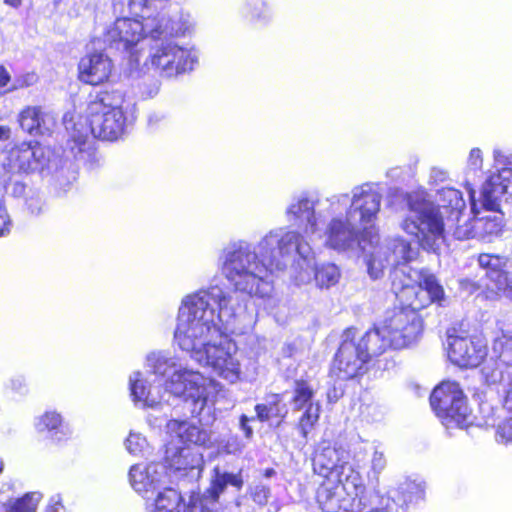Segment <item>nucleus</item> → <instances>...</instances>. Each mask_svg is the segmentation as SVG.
<instances>
[{"mask_svg":"<svg viewBox=\"0 0 512 512\" xmlns=\"http://www.w3.org/2000/svg\"><path fill=\"white\" fill-rule=\"evenodd\" d=\"M314 251L304 236L296 230L277 228L265 234L256 247L245 241L232 242L221 254L225 278L236 291L264 298L271 292L267 278L274 270H285L297 263L314 272L317 287L335 286L341 277L333 263L314 265Z\"/></svg>","mask_w":512,"mask_h":512,"instance_id":"f257e3e1","label":"nucleus"},{"mask_svg":"<svg viewBox=\"0 0 512 512\" xmlns=\"http://www.w3.org/2000/svg\"><path fill=\"white\" fill-rule=\"evenodd\" d=\"M221 287L211 286L183 298L178 310L174 342L200 366L230 384L242 376L243 354L223 337L218 320L230 323L235 313Z\"/></svg>","mask_w":512,"mask_h":512,"instance_id":"f03ea898","label":"nucleus"},{"mask_svg":"<svg viewBox=\"0 0 512 512\" xmlns=\"http://www.w3.org/2000/svg\"><path fill=\"white\" fill-rule=\"evenodd\" d=\"M382 188L377 183L356 186L348 194L331 198L300 196L286 209L288 221L302 226L306 240L324 237V244L337 251L354 250L362 231L372 227L380 212Z\"/></svg>","mask_w":512,"mask_h":512,"instance_id":"7ed1b4c3","label":"nucleus"},{"mask_svg":"<svg viewBox=\"0 0 512 512\" xmlns=\"http://www.w3.org/2000/svg\"><path fill=\"white\" fill-rule=\"evenodd\" d=\"M419 279V283L414 284L404 269L392 274V292L403 307L388 314L382 324L394 349L409 347L420 339L423 319L419 310L431 303L443 305L445 302L444 289L433 274L421 273Z\"/></svg>","mask_w":512,"mask_h":512,"instance_id":"20e7f679","label":"nucleus"},{"mask_svg":"<svg viewBox=\"0 0 512 512\" xmlns=\"http://www.w3.org/2000/svg\"><path fill=\"white\" fill-rule=\"evenodd\" d=\"M146 363L153 374L163 379L166 393L183 398L189 404L192 415H212L217 396L223 389L220 382L184 366L179 357L166 351L149 353Z\"/></svg>","mask_w":512,"mask_h":512,"instance_id":"39448f33","label":"nucleus"},{"mask_svg":"<svg viewBox=\"0 0 512 512\" xmlns=\"http://www.w3.org/2000/svg\"><path fill=\"white\" fill-rule=\"evenodd\" d=\"M442 207L435 205L422 193L407 196L408 213L401 222V228L414 236L423 249L436 252L444 240V212H450L448 218L460 221L466 204L462 193L446 187L438 191Z\"/></svg>","mask_w":512,"mask_h":512,"instance_id":"423d86ee","label":"nucleus"},{"mask_svg":"<svg viewBox=\"0 0 512 512\" xmlns=\"http://www.w3.org/2000/svg\"><path fill=\"white\" fill-rule=\"evenodd\" d=\"M186 19L171 23L170 16L158 13L152 17L117 18L104 32L103 41L111 49L130 52L141 40L159 38L161 35H177L186 29Z\"/></svg>","mask_w":512,"mask_h":512,"instance_id":"0eeeda50","label":"nucleus"},{"mask_svg":"<svg viewBox=\"0 0 512 512\" xmlns=\"http://www.w3.org/2000/svg\"><path fill=\"white\" fill-rule=\"evenodd\" d=\"M71 166L59 152L38 142H22L14 146L3 161V168L9 174H55L58 181L67 178L68 184L76 180V172Z\"/></svg>","mask_w":512,"mask_h":512,"instance_id":"6e6552de","label":"nucleus"},{"mask_svg":"<svg viewBox=\"0 0 512 512\" xmlns=\"http://www.w3.org/2000/svg\"><path fill=\"white\" fill-rule=\"evenodd\" d=\"M179 18L186 19L185 31L177 35H161L159 38H153V44L144 63L145 65L150 63L165 78H174L192 71L198 61L193 49L180 46L172 40V38L186 35L192 27L190 15L185 13L170 16L171 23H175Z\"/></svg>","mask_w":512,"mask_h":512,"instance_id":"1a4fd4ad","label":"nucleus"},{"mask_svg":"<svg viewBox=\"0 0 512 512\" xmlns=\"http://www.w3.org/2000/svg\"><path fill=\"white\" fill-rule=\"evenodd\" d=\"M417 255V249L412 248L411 244L404 239L394 238L385 240L383 243L374 247L367 262L368 273L371 278L378 279L383 275L385 268L394 266L390 274L397 269H404L406 276H409L414 284L420 281L421 273H429L426 270L412 271L404 264L413 260Z\"/></svg>","mask_w":512,"mask_h":512,"instance_id":"9d476101","label":"nucleus"},{"mask_svg":"<svg viewBox=\"0 0 512 512\" xmlns=\"http://www.w3.org/2000/svg\"><path fill=\"white\" fill-rule=\"evenodd\" d=\"M364 490L363 478L359 488L345 479H324L317 488L316 502L322 512H362L367 508L360 498Z\"/></svg>","mask_w":512,"mask_h":512,"instance_id":"9b49d317","label":"nucleus"},{"mask_svg":"<svg viewBox=\"0 0 512 512\" xmlns=\"http://www.w3.org/2000/svg\"><path fill=\"white\" fill-rule=\"evenodd\" d=\"M430 405L446 426L454 423L464 428L471 423L466 398L456 382L446 381L438 385L430 396Z\"/></svg>","mask_w":512,"mask_h":512,"instance_id":"f8f14e48","label":"nucleus"},{"mask_svg":"<svg viewBox=\"0 0 512 512\" xmlns=\"http://www.w3.org/2000/svg\"><path fill=\"white\" fill-rule=\"evenodd\" d=\"M349 452L342 448L322 443L313 458L314 472L324 479H345L355 488L361 487V474L349 462Z\"/></svg>","mask_w":512,"mask_h":512,"instance_id":"ddd939ff","label":"nucleus"},{"mask_svg":"<svg viewBox=\"0 0 512 512\" xmlns=\"http://www.w3.org/2000/svg\"><path fill=\"white\" fill-rule=\"evenodd\" d=\"M369 362L356 341V329L348 328L335 355L333 372L340 379H351L366 371Z\"/></svg>","mask_w":512,"mask_h":512,"instance_id":"4468645a","label":"nucleus"},{"mask_svg":"<svg viewBox=\"0 0 512 512\" xmlns=\"http://www.w3.org/2000/svg\"><path fill=\"white\" fill-rule=\"evenodd\" d=\"M449 360L462 368H475L487 356V344L479 337L448 334Z\"/></svg>","mask_w":512,"mask_h":512,"instance_id":"2eb2a0df","label":"nucleus"},{"mask_svg":"<svg viewBox=\"0 0 512 512\" xmlns=\"http://www.w3.org/2000/svg\"><path fill=\"white\" fill-rule=\"evenodd\" d=\"M128 476L133 489L147 501L165 488L167 467L158 462L139 463L130 468Z\"/></svg>","mask_w":512,"mask_h":512,"instance_id":"dca6fc26","label":"nucleus"},{"mask_svg":"<svg viewBox=\"0 0 512 512\" xmlns=\"http://www.w3.org/2000/svg\"><path fill=\"white\" fill-rule=\"evenodd\" d=\"M494 158L502 167L485 181L481 191L483 207L493 212L499 210L500 200L512 183V161H507L499 150L494 151Z\"/></svg>","mask_w":512,"mask_h":512,"instance_id":"f3484780","label":"nucleus"},{"mask_svg":"<svg viewBox=\"0 0 512 512\" xmlns=\"http://www.w3.org/2000/svg\"><path fill=\"white\" fill-rule=\"evenodd\" d=\"M291 404L294 411L303 410L298 427L302 436L307 437L319 419L321 407L320 402L315 400V389L309 381L303 379L295 381Z\"/></svg>","mask_w":512,"mask_h":512,"instance_id":"a211bd4d","label":"nucleus"},{"mask_svg":"<svg viewBox=\"0 0 512 512\" xmlns=\"http://www.w3.org/2000/svg\"><path fill=\"white\" fill-rule=\"evenodd\" d=\"M126 137V130H71L67 141V148L75 158L85 160L96 158L94 143L96 140L115 142Z\"/></svg>","mask_w":512,"mask_h":512,"instance_id":"6ab92c4d","label":"nucleus"},{"mask_svg":"<svg viewBox=\"0 0 512 512\" xmlns=\"http://www.w3.org/2000/svg\"><path fill=\"white\" fill-rule=\"evenodd\" d=\"M493 353L497 358H490L482 368V375L487 383H496L504 380L503 367L512 373V337L503 334L495 339Z\"/></svg>","mask_w":512,"mask_h":512,"instance_id":"aec40b11","label":"nucleus"},{"mask_svg":"<svg viewBox=\"0 0 512 512\" xmlns=\"http://www.w3.org/2000/svg\"><path fill=\"white\" fill-rule=\"evenodd\" d=\"M113 64L103 52H94L81 58L78 64L79 79L90 85H99L111 75Z\"/></svg>","mask_w":512,"mask_h":512,"instance_id":"412c9836","label":"nucleus"},{"mask_svg":"<svg viewBox=\"0 0 512 512\" xmlns=\"http://www.w3.org/2000/svg\"><path fill=\"white\" fill-rule=\"evenodd\" d=\"M167 433L184 444L205 446L210 441L208 430L186 420L171 419L166 425Z\"/></svg>","mask_w":512,"mask_h":512,"instance_id":"4be33fe9","label":"nucleus"},{"mask_svg":"<svg viewBox=\"0 0 512 512\" xmlns=\"http://www.w3.org/2000/svg\"><path fill=\"white\" fill-rule=\"evenodd\" d=\"M189 502L185 503L181 494L173 489L165 487L155 496L146 501V512H186Z\"/></svg>","mask_w":512,"mask_h":512,"instance_id":"5701e85b","label":"nucleus"},{"mask_svg":"<svg viewBox=\"0 0 512 512\" xmlns=\"http://www.w3.org/2000/svg\"><path fill=\"white\" fill-rule=\"evenodd\" d=\"M358 345L367 354L370 361L373 357L383 354L389 347L392 348V342L388 334L384 332L383 324L373 330L367 331L363 336L357 338Z\"/></svg>","mask_w":512,"mask_h":512,"instance_id":"b1692460","label":"nucleus"},{"mask_svg":"<svg viewBox=\"0 0 512 512\" xmlns=\"http://www.w3.org/2000/svg\"><path fill=\"white\" fill-rule=\"evenodd\" d=\"M129 383L131 396L136 404L151 408L161 404L163 396L158 391H155V389L146 386L141 372H133L130 375Z\"/></svg>","mask_w":512,"mask_h":512,"instance_id":"393cba45","label":"nucleus"},{"mask_svg":"<svg viewBox=\"0 0 512 512\" xmlns=\"http://www.w3.org/2000/svg\"><path fill=\"white\" fill-rule=\"evenodd\" d=\"M165 459L168 465L176 471L198 469L202 463L201 455L188 447H168Z\"/></svg>","mask_w":512,"mask_h":512,"instance_id":"a878e982","label":"nucleus"},{"mask_svg":"<svg viewBox=\"0 0 512 512\" xmlns=\"http://www.w3.org/2000/svg\"><path fill=\"white\" fill-rule=\"evenodd\" d=\"M18 121L21 128H51L56 125V116L46 108L28 106L21 111Z\"/></svg>","mask_w":512,"mask_h":512,"instance_id":"bb28decb","label":"nucleus"},{"mask_svg":"<svg viewBox=\"0 0 512 512\" xmlns=\"http://www.w3.org/2000/svg\"><path fill=\"white\" fill-rule=\"evenodd\" d=\"M482 411H487V415H484V424L487 427L496 428V437L498 441L509 442L512 441V413H504L498 418V412L496 408L489 405L482 406Z\"/></svg>","mask_w":512,"mask_h":512,"instance_id":"cd10ccee","label":"nucleus"},{"mask_svg":"<svg viewBox=\"0 0 512 512\" xmlns=\"http://www.w3.org/2000/svg\"><path fill=\"white\" fill-rule=\"evenodd\" d=\"M256 418L260 422H268L272 418L283 419L287 413L286 404L283 403L281 394H271L265 398L263 403L255 406Z\"/></svg>","mask_w":512,"mask_h":512,"instance_id":"c85d7f7f","label":"nucleus"},{"mask_svg":"<svg viewBox=\"0 0 512 512\" xmlns=\"http://www.w3.org/2000/svg\"><path fill=\"white\" fill-rule=\"evenodd\" d=\"M35 427L38 432H49L51 437L57 441L62 440L68 434L61 415L55 411H47L37 418Z\"/></svg>","mask_w":512,"mask_h":512,"instance_id":"c756f323","label":"nucleus"},{"mask_svg":"<svg viewBox=\"0 0 512 512\" xmlns=\"http://www.w3.org/2000/svg\"><path fill=\"white\" fill-rule=\"evenodd\" d=\"M241 13L251 21L261 24H267L273 18V10L267 0H247Z\"/></svg>","mask_w":512,"mask_h":512,"instance_id":"7c9ffc66","label":"nucleus"},{"mask_svg":"<svg viewBox=\"0 0 512 512\" xmlns=\"http://www.w3.org/2000/svg\"><path fill=\"white\" fill-rule=\"evenodd\" d=\"M463 216L460 218V221L453 220V218H447V223H445V226L447 225L450 228V222L453 224L456 223V226L453 230V235L455 238L459 240H465L469 238H473L476 236V230L481 228L483 226V218H467L463 220V223H461Z\"/></svg>","mask_w":512,"mask_h":512,"instance_id":"2f4dec72","label":"nucleus"},{"mask_svg":"<svg viewBox=\"0 0 512 512\" xmlns=\"http://www.w3.org/2000/svg\"><path fill=\"white\" fill-rule=\"evenodd\" d=\"M42 495L30 492L18 499H10L4 506L7 512H35Z\"/></svg>","mask_w":512,"mask_h":512,"instance_id":"473e14b6","label":"nucleus"},{"mask_svg":"<svg viewBox=\"0 0 512 512\" xmlns=\"http://www.w3.org/2000/svg\"><path fill=\"white\" fill-rule=\"evenodd\" d=\"M124 445L126 450L134 456H144L149 451L146 437L137 432H130Z\"/></svg>","mask_w":512,"mask_h":512,"instance_id":"72a5a7b5","label":"nucleus"},{"mask_svg":"<svg viewBox=\"0 0 512 512\" xmlns=\"http://www.w3.org/2000/svg\"><path fill=\"white\" fill-rule=\"evenodd\" d=\"M488 283L487 288L491 291H495L497 295H502L505 287L508 285V281L511 274L500 270V271H488L486 272Z\"/></svg>","mask_w":512,"mask_h":512,"instance_id":"f704fd0d","label":"nucleus"},{"mask_svg":"<svg viewBox=\"0 0 512 512\" xmlns=\"http://www.w3.org/2000/svg\"><path fill=\"white\" fill-rule=\"evenodd\" d=\"M386 465L387 459L385 453L377 447H374L370 458V470L368 471V477L372 476L378 480L380 473L386 468Z\"/></svg>","mask_w":512,"mask_h":512,"instance_id":"c9c22d12","label":"nucleus"},{"mask_svg":"<svg viewBox=\"0 0 512 512\" xmlns=\"http://www.w3.org/2000/svg\"><path fill=\"white\" fill-rule=\"evenodd\" d=\"M102 118L103 122L99 125V128H123V116L119 109H108L103 112Z\"/></svg>","mask_w":512,"mask_h":512,"instance_id":"e433bc0d","label":"nucleus"},{"mask_svg":"<svg viewBox=\"0 0 512 512\" xmlns=\"http://www.w3.org/2000/svg\"><path fill=\"white\" fill-rule=\"evenodd\" d=\"M479 265L488 271H500L505 264L503 258L497 255L481 254L478 257Z\"/></svg>","mask_w":512,"mask_h":512,"instance_id":"4c0bfd02","label":"nucleus"},{"mask_svg":"<svg viewBox=\"0 0 512 512\" xmlns=\"http://www.w3.org/2000/svg\"><path fill=\"white\" fill-rule=\"evenodd\" d=\"M230 484L235 487H240L242 481L238 478V476L234 474H223L219 476L214 483V497H218L219 493L223 491L224 487Z\"/></svg>","mask_w":512,"mask_h":512,"instance_id":"58836bf2","label":"nucleus"},{"mask_svg":"<svg viewBox=\"0 0 512 512\" xmlns=\"http://www.w3.org/2000/svg\"><path fill=\"white\" fill-rule=\"evenodd\" d=\"M38 81V75L34 72H27L25 74L19 75L15 78L13 85L8 91H14L18 89L27 88L33 86Z\"/></svg>","mask_w":512,"mask_h":512,"instance_id":"ea45409f","label":"nucleus"},{"mask_svg":"<svg viewBox=\"0 0 512 512\" xmlns=\"http://www.w3.org/2000/svg\"><path fill=\"white\" fill-rule=\"evenodd\" d=\"M269 494V488L264 485H256L251 490L252 499L258 505H265L268 502Z\"/></svg>","mask_w":512,"mask_h":512,"instance_id":"a19ab883","label":"nucleus"},{"mask_svg":"<svg viewBox=\"0 0 512 512\" xmlns=\"http://www.w3.org/2000/svg\"><path fill=\"white\" fill-rule=\"evenodd\" d=\"M449 179L448 172L440 167H432L429 175V183L439 185L445 183Z\"/></svg>","mask_w":512,"mask_h":512,"instance_id":"79ce46f5","label":"nucleus"},{"mask_svg":"<svg viewBox=\"0 0 512 512\" xmlns=\"http://www.w3.org/2000/svg\"><path fill=\"white\" fill-rule=\"evenodd\" d=\"M246 444L238 436H230L225 444V450L229 454L241 453Z\"/></svg>","mask_w":512,"mask_h":512,"instance_id":"37998d69","label":"nucleus"},{"mask_svg":"<svg viewBox=\"0 0 512 512\" xmlns=\"http://www.w3.org/2000/svg\"><path fill=\"white\" fill-rule=\"evenodd\" d=\"M255 419H257V418L254 416L248 417L245 414H242L239 417V428L241 431H243L244 436L247 440H250L253 437L254 431H253V428L250 425V423L255 421Z\"/></svg>","mask_w":512,"mask_h":512,"instance_id":"c03bdc74","label":"nucleus"},{"mask_svg":"<svg viewBox=\"0 0 512 512\" xmlns=\"http://www.w3.org/2000/svg\"><path fill=\"white\" fill-rule=\"evenodd\" d=\"M374 499L380 501V506H376L374 508L377 510L376 512H392L394 501L389 496L382 495L379 493V491L375 490Z\"/></svg>","mask_w":512,"mask_h":512,"instance_id":"a18cd8bd","label":"nucleus"},{"mask_svg":"<svg viewBox=\"0 0 512 512\" xmlns=\"http://www.w3.org/2000/svg\"><path fill=\"white\" fill-rule=\"evenodd\" d=\"M482 152L479 148H473L468 158V167L470 170L478 171L482 168Z\"/></svg>","mask_w":512,"mask_h":512,"instance_id":"49530a36","label":"nucleus"},{"mask_svg":"<svg viewBox=\"0 0 512 512\" xmlns=\"http://www.w3.org/2000/svg\"><path fill=\"white\" fill-rule=\"evenodd\" d=\"M413 175V171L411 168H409V171H406L402 167H394L387 171V176L393 180H405L408 177H411Z\"/></svg>","mask_w":512,"mask_h":512,"instance_id":"de8ad7c7","label":"nucleus"},{"mask_svg":"<svg viewBox=\"0 0 512 512\" xmlns=\"http://www.w3.org/2000/svg\"><path fill=\"white\" fill-rule=\"evenodd\" d=\"M407 489L411 494L415 495L416 499L423 498L426 489V484L425 482L422 481H410L407 484Z\"/></svg>","mask_w":512,"mask_h":512,"instance_id":"09e8293b","label":"nucleus"},{"mask_svg":"<svg viewBox=\"0 0 512 512\" xmlns=\"http://www.w3.org/2000/svg\"><path fill=\"white\" fill-rule=\"evenodd\" d=\"M64 507L62 500L59 495L53 496L50 499V503L46 509V512H63Z\"/></svg>","mask_w":512,"mask_h":512,"instance_id":"8fccbe9b","label":"nucleus"},{"mask_svg":"<svg viewBox=\"0 0 512 512\" xmlns=\"http://www.w3.org/2000/svg\"><path fill=\"white\" fill-rule=\"evenodd\" d=\"M10 387L17 391L22 392L26 387V379L22 375H17L10 379Z\"/></svg>","mask_w":512,"mask_h":512,"instance_id":"3c124183","label":"nucleus"},{"mask_svg":"<svg viewBox=\"0 0 512 512\" xmlns=\"http://www.w3.org/2000/svg\"><path fill=\"white\" fill-rule=\"evenodd\" d=\"M152 0H129V8L132 12L138 13L145 7H149Z\"/></svg>","mask_w":512,"mask_h":512,"instance_id":"603ef678","label":"nucleus"},{"mask_svg":"<svg viewBox=\"0 0 512 512\" xmlns=\"http://www.w3.org/2000/svg\"><path fill=\"white\" fill-rule=\"evenodd\" d=\"M10 80H11L10 73L3 65H0V88L7 86V84L10 82Z\"/></svg>","mask_w":512,"mask_h":512,"instance_id":"864d4df0","label":"nucleus"},{"mask_svg":"<svg viewBox=\"0 0 512 512\" xmlns=\"http://www.w3.org/2000/svg\"><path fill=\"white\" fill-rule=\"evenodd\" d=\"M223 290V292L225 293V295L229 298V302H228V309H233L235 315L234 317L232 318L231 322L230 323H226L225 321H221V323L223 324H226V325H230L234 322L235 318L237 317V313H236V310L234 308V306L232 305V296L230 294H228L223 288H221ZM218 325L220 326V320H218ZM225 329H228V326H225Z\"/></svg>","mask_w":512,"mask_h":512,"instance_id":"5fc2aeb1","label":"nucleus"},{"mask_svg":"<svg viewBox=\"0 0 512 512\" xmlns=\"http://www.w3.org/2000/svg\"><path fill=\"white\" fill-rule=\"evenodd\" d=\"M501 296H504V297L512 300V274L508 281V285H507V287H505Z\"/></svg>","mask_w":512,"mask_h":512,"instance_id":"6e6d98bb","label":"nucleus"},{"mask_svg":"<svg viewBox=\"0 0 512 512\" xmlns=\"http://www.w3.org/2000/svg\"><path fill=\"white\" fill-rule=\"evenodd\" d=\"M311 280V275L309 272L300 273L299 276L296 277V281L298 284H304Z\"/></svg>","mask_w":512,"mask_h":512,"instance_id":"4d7b16f0","label":"nucleus"},{"mask_svg":"<svg viewBox=\"0 0 512 512\" xmlns=\"http://www.w3.org/2000/svg\"><path fill=\"white\" fill-rule=\"evenodd\" d=\"M27 206L33 214H38L41 211V207L39 205L33 204V200L27 201Z\"/></svg>","mask_w":512,"mask_h":512,"instance_id":"13d9d810","label":"nucleus"},{"mask_svg":"<svg viewBox=\"0 0 512 512\" xmlns=\"http://www.w3.org/2000/svg\"><path fill=\"white\" fill-rule=\"evenodd\" d=\"M487 224L491 225V228H486L487 232L493 233L499 230V223H497L496 218L491 222H487Z\"/></svg>","mask_w":512,"mask_h":512,"instance_id":"bf43d9fd","label":"nucleus"},{"mask_svg":"<svg viewBox=\"0 0 512 512\" xmlns=\"http://www.w3.org/2000/svg\"><path fill=\"white\" fill-rule=\"evenodd\" d=\"M6 4L14 7V8H17L21 5L22 3V0H4Z\"/></svg>","mask_w":512,"mask_h":512,"instance_id":"052dcab7","label":"nucleus"},{"mask_svg":"<svg viewBox=\"0 0 512 512\" xmlns=\"http://www.w3.org/2000/svg\"><path fill=\"white\" fill-rule=\"evenodd\" d=\"M469 197H470V201H471V205H472V210L475 209V191H473L472 189H469Z\"/></svg>","mask_w":512,"mask_h":512,"instance_id":"680f3d73","label":"nucleus"},{"mask_svg":"<svg viewBox=\"0 0 512 512\" xmlns=\"http://www.w3.org/2000/svg\"><path fill=\"white\" fill-rule=\"evenodd\" d=\"M10 130H0V141L6 140L9 138Z\"/></svg>","mask_w":512,"mask_h":512,"instance_id":"e2e57ef3","label":"nucleus"},{"mask_svg":"<svg viewBox=\"0 0 512 512\" xmlns=\"http://www.w3.org/2000/svg\"><path fill=\"white\" fill-rule=\"evenodd\" d=\"M3 466H4V465H3V462L0 460V473H1V472H2V470H3Z\"/></svg>","mask_w":512,"mask_h":512,"instance_id":"0e129e2a","label":"nucleus"},{"mask_svg":"<svg viewBox=\"0 0 512 512\" xmlns=\"http://www.w3.org/2000/svg\"><path fill=\"white\" fill-rule=\"evenodd\" d=\"M68 116H69L68 114H65V115H64V117H63L64 122H66V121H67Z\"/></svg>","mask_w":512,"mask_h":512,"instance_id":"69168bd1","label":"nucleus"},{"mask_svg":"<svg viewBox=\"0 0 512 512\" xmlns=\"http://www.w3.org/2000/svg\"><path fill=\"white\" fill-rule=\"evenodd\" d=\"M132 58L135 62H138V58L136 56L132 55Z\"/></svg>","mask_w":512,"mask_h":512,"instance_id":"338daca9","label":"nucleus"},{"mask_svg":"<svg viewBox=\"0 0 512 512\" xmlns=\"http://www.w3.org/2000/svg\"><path fill=\"white\" fill-rule=\"evenodd\" d=\"M94 165H93V162H90V168H93Z\"/></svg>","mask_w":512,"mask_h":512,"instance_id":"774afa93","label":"nucleus"}]
</instances>
